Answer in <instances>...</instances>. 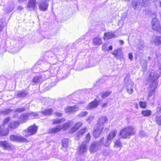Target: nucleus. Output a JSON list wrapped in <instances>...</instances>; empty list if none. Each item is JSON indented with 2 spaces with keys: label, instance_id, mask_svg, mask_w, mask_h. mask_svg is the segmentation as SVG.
Wrapping results in <instances>:
<instances>
[{
  "label": "nucleus",
  "instance_id": "57",
  "mask_svg": "<svg viewBox=\"0 0 161 161\" xmlns=\"http://www.w3.org/2000/svg\"><path fill=\"white\" fill-rule=\"evenodd\" d=\"M107 47V46L106 44H103L102 45V50L104 49Z\"/></svg>",
  "mask_w": 161,
  "mask_h": 161
},
{
  "label": "nucleus",
  "instance_id": "59",
  "mask_svg": "<svg viewBox=\"0 0 161 161\" xmlns=\"http://www.w3.org/2000/svg\"><path fill=\"white\" fill-rule=\"evenodd\" d=\"M112 49H113V47H112V46L110 45L108 47V50L107 51H108L109 50H111Z\"/></svg>",
  "mask_w": 161,
  "mask_h": 161
},
{
  "label": "nucleus",
  "instance_id": "19",
  "mask_svg": "<svg viewBox=\"0 0 161 161\" xmlns=\"http://www.w3.org/2000/svg\"><path fill=\"white\" fill-rule=\"evenodd\" d=\"M61 125H57L56 127L50 128L49 130V132L51 134H54L62 130Z\"/></svg>",
  "mask_w": 161,
  "mask_h": 161
},
{
  "label": "nucleus",
  "instance_id": "47",
  "mask_svg": "<svg viewBox=\"0 0 161 161\" xmlns=\"http://www.w3.org/2000/svg\"><path fill=\"white\" fill-rule=\"evenodd\" d=\"M25 110V108H19L15 110V112H21Z\"/></svg>",
  "mask_w": 161,
  "mask_h": 161
},
{
  "label": "nucleus",
  "instance_id": "23",
  "mask_svg": "<svg viewBox=\"0 0 161 161\" xmlns=\"http://www.w3.org/2000/svg\"><path fill=\"white\" fill-rule=\"evenodd\" d=\"M82 122H78L70 130V132L73 133L76 131L82 125Z\"/></svg>",
  "mask_w": 161,
  "mask_h": 161
},
{
  "label": "nucleus",
  "instance_id": "2",
  "mask_svg": "<svg viewBox=\"0 0 161 161\" xmlns=\"http://www.w3.org/2000/svg\"><path fill=\"white\" fill-rule=\"evenodd\" d=\"M136 131L135 129L131 126L125 127L120 130V135L124 138H130V136L134 135Z\"/></svg>",
  "mask_w": 161,
  "mask_h": 161
},
{
  "label": "nucleus",
  "instance_id": "50",
  "mask_svg": "<svg viewBox=\"0 0 161 161\" xmlns=\"http://www.w3.org/2000/svg\"><path fill=\"white\" fill-rule=\"evenodd\" d=\"M145 135V132L142 130H141L140 132V136L141 137H144Z\"/></svg>",
  "mask_w": 161,
  "mask_h": 161
},
{
  "label": "nucleus",
  "instance_id": "62",
  "mask_svg": "<svg viewBox=\"0 0 161 161\" xmlns=\"http://www.w3.org/2000/svg\"><path fill=\"white\" fill-rule=\"evenodd\" d=\"M50 66V64H47V67L48 68H49Z\"/></svg>",
  "mask_w": 161,
  "mask_h": 161
},
{
  "label": "nucleus",
  "instance_id": "1",
  "mask_svg": "<svg viewBox=\"0 0 161 161\" xmlns=\"http://www.w3.org/2000/svg\"><path fill=\"white\" fill-rule=\"evenodd\" d=\"M158 76L157 74L154 72H152L150 75L149 79L152 80L153 82L150 86V90L148 97V100L152 101L154 98V95L155 92V89L158 86V83L155 80L158 79Z\"/></svg>",
  "mask_w": 161,
  "mask_h": 161
},
{
  "label": "nucleus",
  "instance_id": "44",
  "mask_svg": "<svg viewBox=\"0 0 161 161\" xmlns=\"http://www.w3.org/2000/svg\"><path fill=\"white\" fill-rule=\"evenodd\" d=\"M86 142L87 144L91 140V136L90 135L89 133H88L86 135Z\"/></svg>",
  "mask_w": 161,
  "mask_h": 161
},
{
  "label": "nucleus",
  "instance_id": "11",
  "mask_svg": "<svg viewBox=\"0 0 161 161\" xmlns=\"http://www.w3.org/2000/svg\"><path fill=\"white\" fill-rule=\"evenodd\" d=\"M112 54L117 59H120L122 58L123 57V55L120 48L114 50L112 53Z\"/></svg>",
  "mask_w": 161,
  "mask_h": 161
},
{
  "label": "nucleus",
  "instance_id": "18",
  "mask_svg": "<svg viewBox=\"0 0 161 161\" xmlns=\"http://www.w3.org/2000/svg\"><path fill=\"white\" fill-rule=\"evenodd\" d=\"M29 119L28 113H23L20 117V120L19 122L20 124L26 122Z\"/></svg>",
  "mask_w": 161,
  "mask_h": 161
},
{
  "label": "nucleus",
  "instance_id": "53",
  "mask_svg": "<svg viewBox=\"0 0 161 161\" xmlns=\"http://www.w3.org/2000/svg\"><path fill=\"white\" fill-rule=\"evenodd\" d=\"M93 118V117L92 116L89 117L86 120V121L90 122V121L92 120Z\"/></svg>",
  "mask_w": 161,
  "mask_h": 161
},
{
  "label": "nucleus",
  "instance_id": "43",
  "mask_svg": "<svg viewBox=\"0 0 161 161\" xmlns=\"http://www.w3.org/2000/svg\"><path fill=\"white\" fill-rule=\"evenodd\" d=\"M12 111V110L8 109L2 111L1 113L4 114H6L11 112Z\"/></svg>",
  "mask_w": 161,
  "mask_h": 161
},
{
  "label": "nucleus",
  "instance_id": "26",
  "mask_svg": "<svg viewBox=\"0 0 161 161\" xmlns=\"http://www.w3.org/2000/svg\"><path fill=\"white\" fill-rule=\"evenodd\" d=\"M74 121L73 120H70L67 123H65L63 125H61L62 130H65L68 129L71 126Z\"/></svg>",
  "mask_w": 161,
  "mask_h": 161
},
{
  "label": "nucleus",
  "instance_id": "16",
  "mask_svg": "<svg viewBox=\"0 0 161 161\" xmlns=\"http://www.w3.org/2000/svg\"><path fill=\"white\" fill-rule=\"evenodd\" d=\"M152 25V29L156 31L160 25L158 20L155 18L153 19Z\"/></svg>",
  "mask_w": 161,
  "mask_h": 161
},
{
  "label": "nucleus",
  "instance_id": "61",
  "mask_svg": "<svg viewBox=\"0 0 161 161\" xmlns=\"http://www.w3.org/2000/svg\"><path fill=\"white\" fill-rule=\"evenodd\" d=\"M107 105V103H104L102 105V106L103 107H104L105 106H106Z\"/></svg>",
  "mask_w": 161,
  "mask_h": 161
},
{
  "label": "nucleus",
  "instance_id": "7",
  "mask_svg": "<svg viewBox=\"0 0 161 161\" xmlns=\"http://www.w3.org/2000/svg\"><path fill=\"white\" fill-rule=\"evenodd\" d=\"M0 147L4 149L8 150L13 149L14 148V146L7 141H0Z\"/></svg>",
  "mask_w": 161,
  "mask_h": 161
},
{
  "label": "nucleus",
  "instance_id": "31",
  "mask_svg": "<svg viewBox=\"0 0 161 161\" xmlns=\"http://www.w3.org/2000/svg\"><path fill=\"white\" fill-rule=\"evenodd\" d=\"M20 124L19 121H13L10 123L9 127L11 129H14L18 127Z\"/></svg>",
  "mask_w": 161,
  "mask_h": 161
},
{
  "label": "nucleus",
  "instance_id": "33",
  "mask_svg": "<svg viewBox=\"0 0 161 161\" xmlns=\"http://www.w3.org/2000/svg\"><path fill=\"white\" fill-rule=\"evenodd\" d=\"M114 147L116 148H121L122 146V144L120 141V139H118L114 142Z\"/></svg>",
  "mask_w": 161,
  "mask_h": 161
},
{
  "label": "nucleus",
  "instance_id": "46",
  "mask_svg": "<svg viewBox=\"0 0 161 161\" xmlns=\"http://www.w3.org/2000/svg\"><path fill=\"white\" fill-rule=\"evenodd\" d=\"M87 114V112L86 111H84L80 113L79 115V117H83L86 116Z\"/></svg>",
  "mask_w": 161,
  "mask_h": 161
},
{
  "label": "nucleus",
  "instance_id": "58",
  "mask_svg": "<svg viewBox=\"0 0 161 161\" xmlns=\"http://www.w3.org/2000/svg\"><path fill=\"white\" fill-rule=\"evenodd\" d=\"M147 63L146 61H144V65L143 66V67H144V69H146L147 67Z\"/></svg>",
  "mask_w": 161,
  "mask_h": 161
},
{
  "label": "nucleus",
  "instance_id": "4",
  "mask_svg": "<svg viewBox=\"0 0 161 161\" xmlns=\"http://www.w3.org/2000/svg\"><path fill=\"white\" fill-rule=\"evenodd\" d=\"M37 127L36 126L34 125L29 126L28 128L23 131V134L26 137H28L36 134L37 132Z\"/></svg>",
  "mask_w": 161,
  "mask_h": 161
},
{
  "label": "nucleus",
  "instance_id": "45",
  "mask_svg": "<svg viewBox=\"0 0 161 161\" xmlns=\"http://www.w3.org/2000/svg\"><path fill=\"white\" fill-rule=\"evenodd\" d=\"M4 27V22L2 19H0V32L3 30Z\"/></svg>",
  "mask_w": 161,
  "mask_h": 161
},
{
  "label": "nucleus",
  "instance_id": "28",
  "mask_svg": "<svg viewBox=\"0 0 161 161\" xmlns=\"http://www.w3.org/2000/svg\"><path fill=\"white\" fill-rule=\"evenodd\" d=\"M69 142L68 139H64L62 141V149L64 151H65L68 147Z\"/></svg>",
  "mask_w": 161,
  "mask_h": 161
},
{
  "label": "nucleus",
  "instance_id": "12",
  "mask_svg": "<svg viewBox=\"0 0 161 161\" xmlns=\"http://www.w3.org/2000/svg\"><path fill=\"white\" fill-rule=\"evenodd\" d=\"M48 6V4L46 2V0H42L39 3V8L41 11H46Z\"/></svg>",
  "mask_w": 161,
  "mask_h": 161
},
{
  "label": "nucleus",
  "instance_id": "60",
  "mask_svg": "<svg viewBox=\"0 0 161 161\" xmlns=\"http://www.w3.org/2000/svg\"><path fill=\"white\" fill-rule=\"evenodd\" d=\"M119 43L121 44V45H123L124 44V42L122 40H119Z\"/></svg>",
  "mask_w": 161,
  "mask_h": 161
},
{
  "label": "nucleus",
  "instance_id": "63",
  "mask_svg": "<svg viewBox=\"0 0 161 161\" xmlns=\"http://www.w3.org/2000/svg\"><path fill=\"white\" fill-rule=\"evenodd\" d=\"M36 65H35V66H34L33 67L32 69H34L36 67Z\"/></svg>",
  "mask_w": 161,
  "mask_h": 161
},
{
  "label": "nucleus",
  "instance_id": "49",
  "mask_svg": "<svg viewBox=\"0 0 161 161\" xmlns=\"http://www.w3.org/2000/svg\"><path fill=\"white\" fill-rule=\"evenodd\" d=\"M10 120V118L9 117H8L6 118L4 120L3 125H4V124L7 123Z\"/></svg>",
  "mask_w": 161,
  "mask_h": 161
},
{
  "label": "nucleus",
  "instance_id": "8",
  "mask_svg": "<svg viewBox=\"0 0 161 161\" xmlns=\"http://www.w3.org/2000/svg\"><path fill=\"white\" fill-rule=\"evenodd\" d=\"M10 139L12 141H17L21 142H25L27 141V139L20 136L11 135L10 136Z\"/></svg>",
  "mask_w": 161,
  "mask_h": 161
},
{
  "label": "nucleus",
  "instance_id": "15",
  "mask_svg": "<svg viewBox=\"0 0 161 161\" xmlns=\"http://www.w3.org/2000/svg\"><path fill=\"white\" fill-rule=\"evenodd\" d=\"M115 37L114 32H105L104 34L103 39L105 40H108Z\"/></svg>",
  "mask_w": 161,
  "mask_h": 161
},
{
  "label": "nucleus",
  "instance_id": "39",
  "mask_svg": "<svg viewBox=\"0 0 161 161\" xmlns=\"http://www.w3.org/2000/svg\"><path fill=\"white\" fill-rule=\"evenodd\" d=\"M112 93L111 91H107L103 93L101 97L103 98H106L109 96Z\"/></svg>",
  "mask_w": 161,
  "mask_h": 161
},
{
  "label": "nucleus",
  "instance_id": "24",
  "mask_svg": "<svg viewBox=\"0 0 161 161\" xmlns=\"http://www.w3.org/2000/svg\"><path fill=\"white\" fill-rule=\"evenodd\" d=\"M3 125V127L0 126V136H5L9 133V130L7 128H4Z\"/></svg>",
  "mask_w": 161,
  "mask_h": 161
},
{
  "label": "nucleus",
  "instance_id": "38",
  "mask_svg": "<svg viewBox=\"0 0 161 161\" xmlns=\"http://www.w3.org/2000/svg\"><path fill=\"white\" fill-rule=\"evenodd\" d=\"M103 138V140L102 142L101 143H102L103 145L106 147H108L111 143L110 141L111 140H108V138H107V140L105 141V142L103 143V141L104 140V138Z\"/></svg>",
  "mask_w": 161,
  "mask_h": 161
},
{
  "label": "nucleus",
  "instance_id": "48",
  "mask_svg": "<svg viewBox=\"0 0 161 161\" xmlns=\"http://www.w3.org/2000/svg\"><path fill=\"white\" fill-rule=\"evenodd\" d=\"M157 113L158 114H161V106H159L157 108Z\"/></svg>",
  "mask_w": 161,
  "mask_h": 161
},
{
  "label": "nucleus",
  "instance_id": "3",
  "mask_svg": "<svg viewBox=\"0 0 161 161\" xmlns=\"http://www.w3.org/2000/svg\"><path fill=\"white\" fill-rule=\"evenodd\" d=\"M125 86H126L127 92L129 94H131L133 92L134 83L130 79L128 75L126 76L124 79Z\"/></svg>",
  "mask_w": 161,
  "mask_h": 161
},
{
  "label": "nucleus",
  "instance_id": "34",
  "mask_svg": "<svg viewBox=\"0 0 161 161\" xmlns=\"http://www.w3.org/2000/svg\"><path fill=\"white\" fill-rule=\"evenodd\" d=\"M30 119H32L36 118L39 115L37 112H31V113H28Z\"/></svg>",
  "mask_w": 161,
  "mask_h": 161
},
{
  "label": "nucleus",
  "instance_id": "64",
  "mask_svg": "<svg viewBox=\"0 0 161 161\" xmlns=\"http://www.w3.org/2000/svg\"><path fill=\"white\" fill-rule=\"evenodd\" d=\"M138 47V48L140 49H141V48H142V47Z\"/></svg>",
  "mask_w": 161,
  "mask_h": 161
},
{
  "label": "nucleus",
  "instance_id": "17",
  "mask_svg": "<svg viewBox=\"0 0 161 161\" xmlns=\"http://www.w3.org/2000/svg\"><path fill=\"white\" fill-rule=\"evenodd\" d=\"M55 68V67L54 66H51L49 69V70H45L44 72V73H45L44 75L45 76V77H44L45 78H48L50 74H55V70L54 69Z\"/></svg>",
  "mask_w": 161,
  "mask_h": 161
},
{
  "label": "nucleus",
  "instance_id": "30",
  "mask_svg": "<svg viewBox=\"0 0 161 161\" xmlns=\"http://www.w3.org/2000/svg\"><path fill=\"white\" fill-rule=\"evenodd\" d=\"M86 128H84L82 129H81L80 131H79L77 133L76 135V137L75 138V139L76 140H78L79 139V138L81 136H82V135H83L84 134V133L86 131Z\"/></svg>",
  "mask_w": 161,
  "mask_h": 161
},
{
  "label": "nucleus",
  "instance_id": "54",
  "mask_svg": "<svg viewBox=\"0 0 161 161\" xmlns=\"http://www.w3.org/2000/svg\"><path fill=\"white\" fill-rule=\"evenodd\" d=\"M156 31L161 33V26L160 25Z\"/></svg>",
  "mask_w": 161,
  "mask_h": 161
},
{
  "label": "nucleus",
  "instance_id": "37",
  "mask_svg": "<svg viewBox=\"0 0 161 161\" xmlns=\"http://www.w3.org/2000/svg\"><path fill=\"white\" fill-rule=\"evenodd\" d=\"M53 111L52 108H50L42 111V112L45 115H49L52 114Z\"/></svg>",
  "mask_w": 161,
  "mask_h": 161
},
{
  "label": "nucleus",
  "instance_id": "52",
  "mask_svg": "<svg viewBox=\"0 0 161 161\" xmlns=\"http://www.w3.org/2000/svg\"><path fill=\"white\" fill-rule=\"evenodd\" d=\"M23 9V8L21 6H19L17 8V10L20 11Z\"/></svg>",
  "mask_w": 161,
  "mask_h": 161
},
{
  "label": "nucleus",
  "instance_id": "21",
  "mask_svg": "<svg viewBox=\"0 0 161 161\" xmlns=\"http://www.w3.org/2000/svg\"><path fill=\"white\" fill-rule=\"evenodd\" d=\"M87 146V144L86 142H83L82 143L79 149V152L80 154H82L86 152Z\"/></svg>",
  "mask_w": 161,
  "mask_h": 161
},
{
  "label": "nucleus",
  "instance_id": "42",
  "mask_svg": "<svg viewBox=\"0 0 161 161\" xmlns=\"http://www.w3.org/2000/svg\"><path fill=\"white\" fill-rule=\"evenodd\" d=\"M139 104L141 108H145L147 107V103L144 102L140 101Z\"/></svg>",
  "mask_w": 161,
  "mask_h": 161
},
{
  "label": "nucleus",
  "instance_id": "35",
  "mask_svg": "<svg viewBox=\"0 0 161 161\" xmlns=\"http://www.w3.org/2000/svg\"><path fill=\"white\" fill-rule=\"evenodd\" d=\"M142 114L145 117H149L151 115L152 111L149 110H145L142 111Z\"/></svg>",
  "mask_w": 161,
  "mask_h": 161
},
{
  "label": "nucleus",
  "instance_id": "36",
  "mask_svg": "<svg viewBox=\"0 0 161 161\" xmlns=\"http://www.w3.org/2000/svg\"><path fill=\"white\" fill-rule=\"evenodd\" d=\"M42 80V77L41 76H37L34 77L33 79V82L35 83H38Z\"/></svg>",
  "mask_w": 161,
  "mask_h": 161
},
{
  "label": "nucleus",
  "instance_id": "55",
  "mask_svg": "<svg viewBox=\"0 0 161 161\" xmlns=\"http://www.w3.org/2000/svg\"><path fill=\"white\" fill-rule=\"evenodd\" d=\"M0 161H9V160L6 158H0Z\"/></svg>",
  "mask_w": 161,
  "mask_h": 161
},
{
  "label": "nucleus",
  "instance_id": "9",
  "mask_svg": "<svg viewBox=\"0 0 161 161\" xmlns=\"http://www.w3.org/2000/svg\"><path fill=\"white\" fill-rule=\"evenodd\" d=\"M27 7L30 11H33L37 8L36 0H28Z\"/></svg>",
  "mask_w": 161,
  "mask_h": 161
},
{
  "label": "nucleus",
  "instance_id": "14",
  "mask_svg": "<svg viewBox=\"0 0 161 161\" xmlns=\"http://www.w3.org/2000/svg\"><path fill=\"white\" fill-rule=\"evenodd\" d=\"M99 104V101L96 99L90 103L86 107L87 109H92L97 107Z\"/></svg>",
  "mask_w": 161,
  "mask_h": 161
},
{
  "label": "nucleus",
  "instance_id": "13",
  "mask_svg": "<svg viewBox=\"0 0 161 161\" xmlns=\"http://www.w3.org/2000/svg\"><path fill=\"white\" fill-rule=\"evenodd\" d=\"M78 110L79 108L76 105L69 107L65 109V112L68 114H72Z\"/></svg>",
  "mask_w": 161,
  "mask_h": 161
},
{
  "label": "nucleus",
  "instance_id": "22",
  "mask_svg": "<svg viewBox=\"0 0 161 161\" xmlns=\"http://www.w3.org/2000/svg\"><path fill=\"white\" fill-rule=\"evenodd\" d=\"M92 42L95 45H99L102 43V41L101 37L97 36L95 37L93 39Z\"/></svg>",
  "mask_w": 161,
  "mask_h": 161
},
{
  "label": "nucleus",
  "instance_id": "29",
  "mask_svg": "<svg viewBox=\"0 0 161 161\" xmlns=\"http://www.w3.org/2000/svg\"><path fill=\"white\" fill-rule=\"evenodd\" d=\"M117 133L116 130H113L109 133L108 138V140H111L112 139L114 138L116 136Z\"/></svg>",
  "mask_w": 161,
  "mask_h": 161
},
{
  "label": "nucleus",
  "instance_id": "5",
  "mask_svg": "<svg viewBox=\"0 0 161 161\" xmlns=\"http://www.w3.org/2000/svg\"><path fill=\"white\" fill-rule=\"evenodd\" d=\"M103 140V138H102L100 142H94L92 143L89 149L91 153H93L98 150Z\"/></svg>",
  "mask_w": 161,
  "mask_h": 161
},
{
  "label": "nucleus",
  "instance_id": "32",
  "mask_svg": "<svg viewBox=\"0 0 161 161\" xmlns=\"http://www.w3.org/2000/svg\"><path fill=\"white\" fill-rule=\"evenodd\" d=\"M153 42L156 46H158L161 44V37L156 36L153 40Z\"/></svg>",
  "mask_w": 161,
  "mask_h": 161
},
{
  "label": "nucleus",
  "instance_id": "6",
  "mask_svg": "<svg viewBox=\"0 0 161 161\" xmlns=\"http://www.w3.org/2000/svg\"><path fill=\"white\" fill-rule=\"evenodd\" d=\"M15 7L14 4L13 3H8L3 6V10L4 12L6 14H9L12 11Z\"/></svg>",
  "mask_w": 161,
  "mask_h": 161
},
{
  "label": "nucleus",
  "instance_id": "10",
  "mask_svg": "<svg viewBox=\"0 0 161 161\" xmlns=\"http://www.w3.org/2000/svg\"><path fill=\"white\" fill-rule=\"evenodd\" d=\"M103 130L102 127L100 128L98 126V124H96L94 127L93 131L94 137L95 138L98 137L102 132Z\"/></svg>",
  "mask_w": 161,
  "mask_h": 161
},
{
  "label": "nucleus",
  "instance_id": "20",
  "mask_svg": "<svg viewBox=\"0 0 161 161\" xmlns=\"http://www.w3.org/2000/svg\"><path fill=\"white\" fill-rule=\"evenodd\" d=\"M107 118L105 116H103L100 118L97 124H98V126L100 127H103V129L104 128V124L107 123Z\"/></svg>",
  "mask_w": 161,
  "mask_h": 161
},
{
  "label": "nucleus",
  "instance_id": "40",
  "mask_svg": "<svg viewBox=\"0 0 161 161\" xmlns=\"http://www.w3.org/2000/svg\"><path fill=\"white\" fill-rule=\"evenodd\" d=\"M65 120L64 119H55L53 120V124H59L61 123L62 121H64Z\"/></svg>",
  "mask_w": 161,
  "mask_h": 161
},
{
  "label": "nucleus",
  "instance_id": "25",
  "mask_svg": "<svg viewBox=\"0 0 161 161\" xmlns=\"http://www.w3.org/2000/svg\"><path fill=\"white\" fill-rule=\"evenodd\" d=\"M132 7L136 9L137 7L139 8L141 5L140 0H132L131 1Z\"/></svg>",
  "mask_w": 161,
  "mask_h": 161
},
{
  "label": "nucleus",
  "instance_id": "51",
  "mask_svg": "<svg viewBox=\"0 0 161 161\" xmlns=\"http://www.w3.org/2000/svg\"><path fill=\"white\" fill-rule=\"evenodd\" d=\"M129 58L131 60L133 58V54L131 53H129L128 54Z\"/></svg>",
  "mask_w": 161,
  "mask_h": 161
},
{
  "label": "nucleus",
  "instance_id": "56",
  "mask_svg": "<svg viewBox=\"0 0 161 161\" xmlns=\"http://www.w3.org/2000/svg\"><path fill=\"white\" fill-rule=\"evenodd\" d=\"M55 114L57 116L61 117V116H62V114H61V113H55Z\"/></svg>",
  "mask_w": 161,
  "mask_h": 161
},
{
  "label": "nucleus",
  "instance_id": "27",
  "mask_svg": "<svg viewBox=\"0 0 161 161\" xmlns=\"http://www.w3.org/2000/svg\"><path fill=\"white\" fill-rule=\"evenodd\" d=\"M28 92L25 90H21L18 92L17 96L19 98L24 97L28 96Z\"/></svg>",
  "mask_w": 161,
  "mask_h": 161
},
{
  "label": "nucleus",
  "instance_id": "41",
  "mask_svg": "<svg viewBox=\"0 0 161 161\" xmlns=\"http://www.w3.org/2000/svg\"><path fill=\"white\" fill-rule=\"evenodd\" d=\"M155 121L157 124L161 125V116H157L155 119Z\"/></svg>",
  "mask_w": 161,
  "mask_h": 161
}]
</instances>
